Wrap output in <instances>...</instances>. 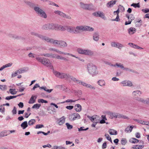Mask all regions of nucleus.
Returning <instances> with one entry per match:
<instances>
[{
	"mask_svg": "<svg viewBox=\"0 0 149 149\" xmlns=\"http://www.w3.org/2000/svg\"><path fill=\"white\" fill-rule=\"evenodd\" d=\"M86 68L88 73L92 77L95 76L98 74L97 67L94 64L92 63H88Z\"/></svg>",
	"mask_w": 149,
	"mask_h": 149,
	"instance_id": "nucleus-1",
	"label": "nucleus"
},
{
	"mask_svg": "<svg viewBox=\"0 0 149 149\" xmlns=\"http://www.w3.org/2000/svg\"><path fill=\"white\" fill-rule=\"evenodd\" d=\"M77 52L80 54L93 56L94 55V52L89 49H84L82 48H78L77 49Z\"/></svg>",
	"mask_w": 149,
	"mask_h": 149,
	"instance_id": "nucleus-2",
	"label": "nucleus"
},
{
	"mask_svg": "<svg viewBox=\"0 0 149 149\" xmlns=\"http://www.w3.org/2000/svg\"><path fill=\"white\" fill-rule=\"evenodd\" d=\"M36 59L44 65H47V66H49L51 68L53 67L50 60L47 58L37 57H36Z\"/></svg>",
	"mask_w": 149,
	"mask_h": 149,
	"instance_id": "nucleus-3",
	"label": "nucleus"
},
{
	"mask_svg": "<svg viewBox=\"0 0 149 149\" xmlns=\"http://www.w3.org/2000/svg\"><path fill=\"white\" fill-rule=\"evenodd\" d=\"M34 10L36 13L40 16L44 18H46L47 15L45 12L40 8L37 7L35 6L34 8Z\"/></svg>",
	"mask_w": 149,
	"mask_h": 149,
	"instance_id": "nucleus-4",
	"label": "nucleus"
},
{
	"mask_svg": "<svg viewBox=\"0 0 149 149\" xmlns=\"http://www.w3.org/2000/svg\"><path fill=\"white\" fill-rule=\"evenodd\" d=\"M58 45L59 47L64 48L67 47L68 46L67 43L65 41L62 40H55L54 44Z\"/></svg>",
	"mask_w": 149,
	"mask_h": 149,
	"instance_id": "nucleus-5",
	"label": "nucleus"
},
{
	"mask_svg": "<svg viewBox=\"0 0 149 149\" xmlns=\"http://www.w3.org/2000/svg\"><path fill=\"white\" fill-rule=\"evenodd\" d=\"M55 76L60 79H68L69 74L65 73H60L57 71H55L54 72Z\"/></svg>",
	"mask_w": 149,
	"mask_h": 149,
	"instance_id": "nucleus-6",
	"label": "nucleus"
},
{
	"mask_svg": "<svg viewBox=\"0 0 149 149\" xmlns=\"http://www.w3.org/2000/svg\"><path fill=\"white\" fill-rule=\"evenodd\" d=\"M80 4L81 8L83 9L89 10H91L93 9V5L92 3L85 4L81 2Z\"/></svg>",
	"mask_w": 149,
	"mask_h": 149,
	"instance_id": "nucleus-7",
	"label": "nucleus"
},
{
	"mask_svg": "<svg viewBox=\"0 0 149 149\" xmlns=\"http://www.w3.org/2000/svg\"><path fill=\"white\" fill-rule=\"evenodd\" d=\"M55 23H51L45 24L43 25L42 29L44 30H54Z\"/></svg>",
	"mask_w": 149,
	"mask_h": 149,
	"instance_id": "nucleus-8",
	"label": "nucleus"
},
{
	"mask_svg": "<svg viewBox=\"0 0 149 149\" xmlns=\"http://www.w3.org/2000/svg\"><path fill=\"white\" fill-rule=\"evenodd\" d=\"M80 118V115L78 113H75L71 114L69 117V118L70 121H74Z\"/></svg>",
	"mask_w": 149,
	"mask_h": 149,
	"instance_id": "nucleus-9",
	"label": "nucleus"
},
{
	"mask_svg": "<svg viewBox=\"0 0 149 149\" xmlns=\"http://www.w3.org/2000/svg\"><path fill=\"white\" fill-rule=\"evenodd\" d=\"M40 39L43 41H45L47 42L52 43L53 44H54V42L55 40H54L53 38H50L47 36L42 35Z\"/></svg>",
	"mask_w": 149,
	"mask_h": 149,
	"instance_id": "nucleus-10",
	"label": "nucleus"
},
{
	"mask_svg": "<svg viewBox=\"0 0 149 149\" xmlns=\"http://www.w3.org/2000/svg\"><path fill=\"white\" fill-rule=\"evenodd\" d=\"M93 15L96 17H99L103 19L104 20L106 19V18L104 13L101 11H98L95 12L93 13Z\"/></svg>",
	"mask_w": 149,
	"mask_h": 149,
	"instance_id": "nucleus-11",
	"label": "nucleus"
},
{
	"mask_svg": "<svg viewBox=\"0 0 149 149\" xmlns=\"http://www.w3.org/2000/svg\"><path fill=\"white\" fill-rule=\"evenodd\" d=\"M136 100L138 102H140L144 104H149V98H147L145 100L143 98L138 97Z\"/></svg>",
	"mask_w": 149,
	"mask_h": 149,
	"instance_id": "nucleus-12",
	"label": "nucleus"
},
{
	"mask_svg": "<svg viewBox=\"0 0 149 149\" xmlns=\"http://www.w3.org/2000/svg\"><path fill=\"white\" fill-rule=\"evenodd\" d=\"M65 26H62L56 24H55L54 30H65Z\"/></svg>",
	"mask_w": 149,
	"mask_h": 149,
	"instance_id": "nucleus-13",
	"label": "nucleus"
},
{
	"mask_svg": "<svg viewBox=\"0 0 149 149\" xmlns=\"http://www.w3.org/2000/svg\"><path fill=\"white\" fill-rule=\"evenodd\" d=\"M65 30L70 33H76L75 32V27L72 26H65Z\"/></svg>",
	"mask_w": 149,
	"mask_h": 149,
	"instance_id": "nucleus-14",
	"label": "nucleus"
},
{
	"mask_svg": "<svg viewBox=\"0 0 149 149\" xmlns=\"http://www.w3.org/2000/svg\"><path fill=\"white\" fill-rule=\"evenodd\" d=\"M121 84L123 85V86H132V82L129 80H124L121 82Z\"/></svg>",
	"mask_w": 149,
	"mask_h": 149,
	"instance_id": "nucleus-15",
	"label": "nucleus"
},
{
	"mask_svg": "<svg viewBox=\"0 0 149 149\" xmlns=\"http://www.w3.org/2000/svg\"><path fill=\"white\" fill-rule=\"evenodd\" d=\"M81 31H84V25L78 26L75 28V32L76 33H79Z\"/></svg>",
	"mask_w": 149,
	"mask_h": 149,
	"instance_id": "nucleus-16",
	"label": "nucleus"
},
{
	"mask_svg": "<svg viewBox=\"0 0 149 149\" xmlns=\"http://www.w3.org/2000/svg\"><path fill=\"white\" fill-rule=\"evenodd\" d=\"M49 51H53L54 52H56L58 53L61 54H63L64 55H67V53H65L63 52H62L59 50H58V49H56L54 48H49Z\"/></svg>",
	"mask_w": 149,
	"mask_h": 149,
	"instance_id": "nucleus-17",
	"label": "nucleus"
},
{
	"mask_svg": "<svg viewBox=\"0 0 149 149\" xmlns=\"http://www.w3.org/2000/svg\"><path fill=\"white\" fill-rule=\"evenodd\" d=\"M142 94V93L139 90H136L134 91L132 93V96L135 97L137 95L140 96Z\"/></svg>",
	"mask_w": 149,
	"mask_h": 149,
	"instance_id": "nucleus-18",
	"label": "nucleus"
},
{
	"mask_svg": "<svg viewBox=\"0 0 149 149\" xmlns=\"http://www.w3.org/2000/svg\"><path fill=\"white\" fill-rule=\"evenodd\" d=\"M41 56H44L47 57H49L54 58V54L52 53H47L45 54H41L40 55Z\"/></svg>",
	"mask_w": 149,
	"mask_h": 149,
	"instance_id": "nucleus-19",
	"label": "nucleus"
},
{
	"mask_svg": "<svg viewBox=\"0 0 149 149\" xmlns=\"http://www.w3.org/2000/svg\"><path fill=\"white\" fill-rule=\"evenodd\" d=\"M54 58H56L58 59L63 60L65 61H68V59L64 57L61 56L60 55L57 54H54Z\"/></svg>",
	"mask_w": 149,
	"mask_h": 149,
	"instance_id": "nucleus-20",
	"label": "nucleus"
},
{
	"mask_svg": "<svg viewBox=\"0 0 149 149\" xmlns=\"http://www.w3.org/2000/svg\"><path fill=\"white\" fill-rule=\"evenodd\" d=\"M111 65L112 66H113L114 67H117L118 68H120L121 69H123V70H124V69L125 68L123 65L121 63H116L115 64L112 65Z\"/></svg>",
	"mask_w": 149,
	"mask_h": 149,
	"instance_id": "nucleus-21",
	"label": "nucleus"
},
{
	"mask_svg": "<svg viewBox=\"0 0 149 149\" xmlns=\"http://www.w3.org/2000/svg\"><path fill=\"white\" fill-rule=\"evenodd\" d=\"M99 39V35L97 33H95L93 35V40L96 42L98 41Z\"/></svg>",
	"mask_w": 149,
	"mask_h": 149,
	"instance_id": "nucleus-22",
	"label": "nucleus"
},
{
	"mask_svg": "<svg viewBox=\"0 0 149 149\" xmlns=\"http://www.w3.org/2000/svg\"><path fill=\"white\" fill-rule=\"evenodd\" d=\"M36 96L32 95L29 101V103L30 104L34 103L36 102Z\"/></svg>",
	"mask_w": 149,
	"mask_h": 149,
	"instance_id": "nucleus-23",
	"label": "nucleus"
},
{
	"mask_svg": "<svg viewBox=\"0 0 149 149\" xmlns=\"http://www.w3.org/2000/svg\"><path fill=\"white\" fill-rule=\"evenodd\" d=\"M128 45H130L131 47H132L134 48L140 49H143L141 47H140L137 45L132 43H129L128 44Z\"/></svg>",
	"mask_w": 149,
	"mask_h": 149,
	"instance_id": "nucleus-24",
	"label": "nucleus"
},
{
	"mask_svg": "<svg viewBox=\"0 0 149 149\" xmlns=\"http://www.w3.org/2000/svg\"><path fill=\"white\" fill-rule=\"evenodd\" d=\"M117 113H116L109 112L108 113V115L110 116V118L111 119L116 118Z\"/></svg>",
	"mask_w": 149,
	"mask_h": 149,
	"instance_id": "nucleus-25",
	"label": "nucleus"
},
{
	"mask_svg": "<svg viewBox=\"0 0 149 149\" xmlns=\"http://www.w3.org/2000/svg\"><path fill=\"white\" fill-rule=\"evenodd\" d=\"M94 29L90 26L84 25V31H87L90 32H92L94 31Z\"/></svg>",
	"mask_w": 149,
	"mask_h": 149,
	"instance_id": "nucleus-26",
	"label": "nucleus"
},
{
	"mask_svg": "<svg viewBox=\"0 0 149 149\" xmlns=\"http://www.w3.org/2000/svg\"><path fill=\"white\" fill-rule=\"evenodd\" d=\"M75 109L77 112H79L81 110V107L79 104H76L74 106Z\"/></svg>",
	"mask_w": 149,
	"mask_h": 149,
	"instance_id": "nucleus-27",
	"label": "nucleus"
},
{
	"mask_svg": "<svg viewBox=\"0 0 149 149\" xmlns=\"http://www.w3.org/2000/svg\"><path fill=\"white\" fill-rule=\"evenodd\" d=\"M116 2V0L111 1L107 3V6L108 7H111V6H112L113 5L115 4Z\"/></svg>",
	"mask_w": 149,
	"mask_h": 149,
	"instance_id": "nucleus-28",
	"label": "nucleus"
},
{
	"mask_svg": "<svg viewBox=\"0 0 149 149\" xmlns=\"http://www.w3.org/2000/svg\"><path fill=\"white\" fill-rule=\"evenodd\" d=\"M67 55H68L71 56L72 57H75V58L78 59L79 60V61H81V62H84V59L82 58H81L80 57H79L78 56H76L75 55H73L72 54H71L70 53H67Z\"/></svg>",
	"mask_w": 149,
	"mask_h": 149,
	"instance_id": "nucleus-29",
	"label": "nucleus"
},
{
	"mask_svg": "<svg viewBox=\"0 0 149 149\" xmlns=\"http://www.w3.org/2000/svg\"><path fill=\"white\" fill-rule=\"evenodd\" d=\"M136 32V29L134 27H131L128 30V33L130 34H132Z\"/></svg>",
	"mask_w": 149,
	"mask_h": 149,
	"instance_id": "nucleus-30",
	"label": "nucleus"
},
{
	"mask_svg": "<svg viewBox=\"0 0 149 149\" xmlns=\"http://www.w3.org/2000/svg\"><path fill=\"white\" fill-rule=\"evenodd\" d=\"M134 127V126H128L125 130V131L127 133L130 132H131L132 129Z\"/></svg>",
	"mask_w": 149,
	"mask_h": 149,
	"instance_id": "nucleus-31",
	"label": "nucleus"
},
{
	"mask_svg": "<svg viewBox=\"0 0 149 149\" xmlns=\"http://www.w3.org/2000/svg\"><path fill=\"white\" fill-rule=\"evenodd\" d=\"M126 17L127 18L128 20H130L131 22L134 19V15L132 14H131L130 15L128 14H126Z\"/></svg>",
	"mask_w": 149,
	"mask_h": 149,
	"instance_id": "nucleus-32",
	"label": "nucleus"
},
{
	"mask_svg": "<svg viewBox=\"0 0 149 149\" xmlns=\"http://www.w3.org/2000/svg\"><path fill=\"white\" fill-rule=\"evenodd\" d=\"M108 132L111 135H116L117 134V132L113 129H109Z\"/></svg>",
	"mask_w": 149,
	"mask_h": 149,
	"instance_id": "nucleus-33",
	"label": "nucleus"
},
{
	"mask_svg": "<svg viewBox=\"0 0 149 149\" xmlns=\"http://www.w3.org/2000/svg\"><path fill=\"white\" fill-rule=\"evenodd\" d=\"M21 126L23 129H25L28 126V124L27 121H25L22 123L21 125Z\"/></svg>",
	"mask_w": 149,
	"mask_h": 149,
	"instance_id": "nucleus-34",
	"label": "nucleus"
},
{
	"mask_svg": "<svg viewBox=\"0 0 149 149\" xmlns=\"http://www.w3.org/2000/svg\"><path fill=\"white\" fill-rule=\"evenodd\" d=\"M65 118L63 117H62L59 120V121L58 122V124L59 125H62L65 122Z\"/></svg>",
	"mask_w": 149,
	"mask_h": 149,
	"instance_id": "nucleus-35",
	"label": "nucleus"
},
{
	"mask_svg": "<svg viewBox=\"0 0 149 149\" xmlns=\"http://www.w3.org/2000/svg\"><path fill=\"white\" fill-rule=\"evenodd\" d=\"M129 141L132 143H135L139 142V140L135 138H132L129 140Z\"/></svg>",
	"mask_w": 149,
	"mask_h": 149,
	"instance_id": "nucleus-36",
	"label": "nucleus"
},
{
	"mask_svg": "<svg viewBox=\"0 0 149 149\" xmlns=\"http://www.w3.org/2000/svg\"><path fill=\"white\" fill-rule=\"evenodd\" d=\"M97 83L100 86H104L105 84V81L103 80H100L97 81Z\"/></svg>",
	"mask_w": 149,
	"mask_h": 149,
	"instance_id": "nucleus-37",
	"label": "nucleus"
},
{
	"mask_svg": "<svg viewBox=\"0 0 149 149\" xmlns=\"http://www.w3.org/2000/svg\"><path fill=\"white\" fill-rule=\"evenodd\" d=\"M31 34L32 35L36 37L39 38L40 39L42 36V34H39L38 33L35 32H32L31 33Z\"/></svg>",
	"mask_w": 149,
	"mask_h": 149,
	"instance_id": "nucleus-38",
	"label": "nucleus"
},
{
	"mask_svg": "<svg viewBox=\"0 0 149 149\" xmlns=\"http://www.w3.org/2000/svg\"><path fill=\"white\" fill-rule=\"evenodd\" d=\"M124 47L123 45L121 43L117 42L116 45V48H118L119 49H121Z\"/></svg>",
	"mask_w": 149,
	"mask_h": 149,
	"instance_id": "nucleus-39",
	"label": "nucleus"
},
{
	"mask_svg": "<svg viewBox=\"0 0 149 149\" xmlns=\"http://www.w3.org/2000/svg\"><path fill=\"white\" fill-rule=\"evenodd\" d=\"M54 13L56 14H58L62 17H63V15H64V13L60 11L59 10H56L55 11Z\"/></svg>",
	"mask_w": 149,
	"mask_h": 149,
	"instance_id": "nucleus-40",
	"label": "nucleus"
},
{
	"mask_svg": "<svg viewBox=\"0 0 149 149\" xmlns=\"http://www.w3.org/2000/svg\"><path fill=\"white\" fill-rule=\"evenodd\" d=\"M36 121L35 119H32L28 122V124L29 125H33L35 123Z\"/></svg>",
	"mask_w": 149,
	"mask_h": 149,
	"instance_id": "nucleus-41",
	"label": "nucleus"
},
{
	"mask_svg": "<svg viewBox=\"0 0 149 149\" xmlns=\"http://www.w3.org/2000/svg\"><path fill=\"white\" fill-rule=\"evenodd\" d=\"M9 92L12 95L16 94L17 93V91H15V89H10L9 90Z\"/></svg>",
	"mask_w": 149,
	"mask_h": 149,
	"instance_id": "nucleus-42",
	"label": "nucleus"
},
{
	"mask_svg": "<svg viewBox=\"0 0 149 149\" xmlns=\"http://www.w3.org/2000/svg\"><path fill=\"white\" fill-rule=\"evenodd\" d=\"M123 70L133 73L135 72V71L134 70L127 67H125Z\"/></svg>",
	"mask_w": 149,
	"mask_h": 149,
	"instance_id": "nucleus-43",
	"label": "nucleus"
},
{
	"mask_svg": "<svg viewBox=\"0 0 149 149\" xmlns=\"http://www.w3.org/2000/svg\"><path fill=\"white\" fill-rule=\"evenodd\" d=\"M142 21L141 20H140L138 21H137L135 24L136 26V27H139L141 26L142 25Z\"/></svg>",
	"mask_w": 149,
	"mask_h": 149,
	"instance_id": "nucleus-44",
	"label": "nucleus"
},
{
	"mask_svg": "<svg viewBox=\"0 0 149 149\" xmlns=\"http://www.w3.org/2000/svg\"><path fill=\"white\" fill-rule=\"evenodd\" d=\"M77 100H72L68 99L65 101L61 102V103H65V102H75Z\"/></svg>",
	"mask_w": 149,
	"mask_h": 149,
	"instance_id": "nucleus-45",
	"label": "nucleus"
},
{
	"mask_svg": "<svg viewBox=\"0 0 149 149\" xmlns=\"http://www.w3.org/2000/svg\"><path fill=\"white\" fill-rule=\"evenodd\" d=\"M131 6H133L135 8H139L140 7V6L139 5V3H133L132 4Z\"/></svg>",
	"mask_w": 149,
	"mask_h": 149,
	"instance_id": "nucleus-46",
	"label": "nucleus"
},
{
	"mask_svg": "<svg viewBox=\"0 0 149 149\" xmlns=\"http://www.w3.org/2000/svg\"><path fill=\"white\" fill-rule=\"evenodd\" d=\"M41 106V105L39 104H34L33 106L32 107V108L34 109L36 108L37 109H38Z\"/></svg>",
	"mask_w": 149,
	"mask_h": 149,
	"instance_id": "nucleus-47",
	"label": "nucleus"
},
{
	"mask_svg": "<svg viewBox=\"0 0 149 149\" xmlns=\"http://www.w3.org/2000/svg\"><path fill=\"white\" fill-rule=\"evenodd\" d=\"M16 97V96H7L5 98V99L7 100H9L11 99H13Z\"/></svg>",
	"mask_w": 149,
	"mask_h": 149,
	"instance_id": "nucleus-48",
	"label": "nucleus"
},
{
	"mask_svg": "<svg viewBox=\"0 0 149 149\" xmlns=\"http://www.w3.org/2000/svg\"><path fill=\"white\" fill-rule=\"evenodd\" d=\"M127 142L126 139L125 138H122L121 141V143L122 145H125Z\"/></svg>",
	"mask_w": 149,
	"mask_h": 149,
	"instance_id": "nucleus-49",
	"label": "nucleus"
},
{
	"mask_svg": "<svg viewBox=\"0 0 149 149\" xmlns=\"http://www.w3.org/2000/svg\"><path fill=\"white\" fill-rule=\"evenodd\" d=\"M38 102L39 103H47L48 102L45 100L42 99H39L38 100Z\"/></svg>",
	"mask_w": 149,
	"mask_h": 149,
	"instance_id": "nucleus-50",
	"label": "nucleus"
},
{
	"mask_svg": "<svg viewBox=\"0 0 149 149\" xmlns=\"http://www.w3.org/2000/svg\"><path fill=\"white\" fill-rule=\"evenodd\" d=\"M69 78H70L73 81L76 82V81L77 79L75 77L71 76L69 74L68 76V79Z\"/></svg>",
	"mask_w": 149,
	"mask_h": 149,
	"instance_id": "nucleus-51",
	"label": "nucleus"
},
{
	"mask_svg": "<svg viewBox=\"0 0 149 149\" xmlns=\"http://www.w3.org/2000/svg\"><path fill=\"white\" fill-rule=\"evenodd\" d=\"M105 136L106 139L109 141L111 143H112V141L111 139V138L109 136V135L107 134H105Z\"/></svg>",
	"mask_w": 149,
	"mask_h": 149,
	"instance_id": "nucleus-52",
	"label": "nucleus"
},
{
	"mask_svg": "<svg viewBox=\"0 0 149 149\" xmlns=\"http://www.w3.org/2000/svg\"><path fill=\"white\" fill-rule=\"evenodd\" d=\"M0 107L1 108H0V112L2 113H4L5 111V108L3 107L2 105H1L0 106Z\"/></svg>",
	"mask_w": 149,
	"mask_h": 149,
	"instance_id": "nucleus-53",
	"label": "nucleus"
},
{
	"mask_svg": "<svg viewBox=\"0 0 149 149\" xmlns=\"http://www.w3.org/2000/svg\"><path fill=\"white\" fill-rule=\"evenodd\" d=\"M66 125L67 127V128L69 130H71L73 128V126L72 125H70L69 123H66L65 124Z\"/></svg>",
	"mask_w": 149,
	"mask_h": 149,
	"instance_id": "nucleus-54",
	"label": "nucleus"
},
{
	"mask_svg": "<svg viewBox=\"0 0 149 149\" xmlns=\"http://www.w3.org/2000/svg\"><path fill=\"white\" fill-rule=\"evenodd\" d=\"M120 19L119 17V15H117L116 18L115 19H112L111 20L112 21H116L118 22L120 21Z\"/></svg>",
	"mask_w": 149,
	"mask_h": 149,
	"instance_id": "nucleus-55",
	"label": "nucleus"
},
{
	"mask_svg": "<svg viewBox=\"0 0 149 149\" xmlns=\"http://www.w3.org/2000/svg\"><path fill=\"white\" fill-rule=\"evenodd\" d=\"M6 85H0V89L1 90L3 91L6 89Z\"/></svg>",
	"mask_w": 149,
	"mask_h": 149,
	"instance_id": "nucleus-56",
	"label": "nucleus"
},
{
	"mask_svg": "<svg viewBox=\"0 0 149 149\" xmlns=\"http://www.w3.org/2000/svg\"><path fill=\"white\" fill-rule=\"evenodd\" d=\"M7 135V134H6L5 132L4 131L1 132L0 133V137H2Z\"/></svg>",
	"mask_w": 149,
	"mask_h": 149,
	"instance_id": "nucleus-57",
	"label": "nucleus"
},
{
	"mask_svg": "<svg viewBox=\"0 0 149 149\" xmlns=\"http://www.w3.org/2000/svg\"><path fill=\"white\" fill-rule=\"evenodd\" d=\"M22 73H24L25 72L27 71L28 70V68L27 67H24L20 69Z\"/></svg>",
	"mask_w": 149,
	"mask_h": 149,
	"instance_id": "nucleus-58",
	"label": "nucleus"
},
{
	"mask_svg": "<svg viewBox=\"0 0 149 149\" xmlns=\"http://www.w3.org/2000/svg\"><path fill=\"white\" fill-rule=\"evenodd\" d=\"M12 112L13 115H15L17 113V109L15 107H14L13 109L12 110Z\"/></svg>",
	"mask_w": 149,
	"mask_h": 149,
	"instance_id": "nucleus-59",
	"label": "nucleus"
},
{
	"mask_svg": "<svg viewBox=\"0 0 149 149\" xmlns=\"http://www.w3.org/2000/svg\"><path fill=\"white\" fill-rule=\"evenodd\" d=\"M118 7L119 10L120 9V10L122 11V12H123L125 11V8L122 6L119 5Z\"/></svg>",
	"mask_w": 149,
	"mask_h": 149,
	"instance_id": "nucleus-60",
	"label": "nucleus"
},
{
	"mask_svg": "<svg viewBox=\"0 0 149 149\" xmlns=\"http://www.w3.org/2000/svg\"><path fill=\"white\" fill-rule=\"evenodd\" d=\"M20 37H19L18 36H17L16 35H15V34H13V37L12 38L14 39H20Z\"/></svg>",
	"mask_w": 149,
	"mask_h": 149,
	"instance_id": "nucleus-61",
	"label": "nucleus"
},
{
	"mask_svg": "<svg viewBox=\"0 0 149 149\" xmlns=\"http://www.w3.org/2000/svg\"><path fill=\"white\" fill-rule=\"evenodd\" d=\"M25 3L30 6H33V3L30 2L25 1Z\"/></svg>",
	"mask_w": 149,
	"mask_h": 149,
	"instance_id": "nucleus-62",
	"label": "nucleus"
},
{
	"mask_svg": "<svg viewBox=\"0 0 149 149\" xmlns=\"http://www.w3.org/2000/svg\"><path fill=\"white\" fill-rule=\"evenodd\" d=\"M117 42H112L111 43V46L112 47H115L116 45Z\"/></svg>",
	"mask_w": 149,
	"mask_h": 149,
	"instance_id": "nucleus-63",
	"label": "nucleus"
},
{
	"mask_svg": "<svg viewBox=\"0 0 149 149\" xmlns=\"http://www.w3.org/2000/svg\"><path fill=\"white\" fill-rule=\"evenodd\" d=\"M142 124L143 125H149V121H142Z\"/></svg>",
	"mask_w": 149,
	"mask_h": 149,
	"instance_id": "nucleus-64",
	"label": "nucleus"
}]
</instances>
